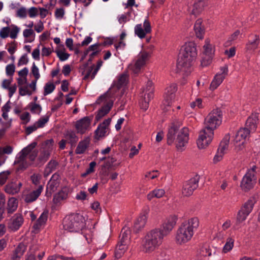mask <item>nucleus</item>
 I'll use <instances>...</instances> for the list:
<instances>
[{
  "instance_id": "1",
  "label": "nucleus",
  "mask_w": 260,
  "mask_h": 260,
  "mask_svg": "<svg viewBox=\"0 0 260 260\" xmlns=\"http://www.w3.org/2000/svg\"><path fill=\"white\" fill-rule=\"evenodd\" d=\"M222 111L219 109L213 110L205 119V128L200 133L197 144L200 149L206 148L211 142L214 130L221 123Z\"/></svg>"
},
{
  "instance_id": "2",
  "label": "nucleus",
  "mask_w": 260,
  "mask_h": 260,
  "mask_svg": "<svg viewBox=\"0 0 260 260\" xmlns=\"http://www.w3.org/2000/svg\"><path fill=\"white\" fill-rule=\"evenodd\" d=\"M181 125L180 121H176L172 123L171 126L169 128L167 135V143L172 145L176 139V147L179 150H182L184 147L188 143L189 139V130L187 127H184L180 131L179 128Z\"/></svg>"
},
{
  "instance_id": "3",
  "label": "nucleus",
  "mask_w": 260,
  "mask_h": 260,
  "mask_svg": "<svg viewBox=\"0 0 260 260\" xmlns=\"http://www.w3.org/2000/svg\"><path fill=\"white\" fill-rule=\"evenodd\" d=\"M199 225V221L197 217L183 222L176 232L175 240L177 244L182 245L190 241Z\"/></svg>"
},
{
  "instance_id": "4",
  "label": "nucleus",
  "mask_w": 260,
  "mask_h": 260,
  "mask_svg": "<svg viewBox=\"0 0 260 260\" xmlns=\"http://www.w3.org/2000/svg\"><path fill=\"white\" fill-rule=\"evenodd\" d=\"M197 57L196 44L193 42L186 43L181 48L178 59V67L188 69L192 66Z\"/></svg>"
},
{
  "instance_id": "5",
  "label": "nucleus",
  "mask_w": 260,
  "mask_h": 260,
  "mask_svg": "<svg viewBox=\"0 0 260 260\" xmlns=\"http://www.w3.org/2000/svg\"><path fill=\"white\" fill-rule=\"evenodd\" d=\"M164 238L159 229H154L148 232L142 239V251L146 253L153 252L161 244Z\"/></svg>"
},
{
  "instance_id": "6",
  "label": "nucleus",
  "mask_w": 260,
  "mask_h": 260,
  "mask_svg": "<svg viewBox=\"0 0 260 260\" xmlns=\"http://www.w3.org/2000/svg\"><path fill=\"white\" fill-rule=\"evenodd\" d=\"M84 217L80 214H71L64 217L63 226L65 230L71 232H78L85 226Z\"/></svg>"
},
{
  "instance_id": "7",
  "label": "nucleus",
  "mask_w": 260,
  "mask_h": 260,
  "mask_svg": "<svg viewBox=\"0 0 260 260\" xmlns=\"http://www.w3.org/2000/svg\"><path fill=\"white\" fill-rule=\"evenodd\" d=\"M199 180L200 176L197 175L194 177L186 181L182 187V194L186 197L191 196L193 191L198 187Z\"/></svg>"
},
{
  "instance_id": "8",
  "label": "nucleus",
  "mask_w": 260,
  "mask_h": 260,
  "mask_svg": "<svg viewBox=\"0 0 260 260\" xmlns=\"http://www.w3.org/2000/svg\"><path fill=\"white\" fill-rule=\"evenodd\" d=\"M256 183V178L252 171H248L243 177L240 187L242 190L247 192L253 188Z\"/></svg>"
},
{
  "instance_id": "9",
  "label": "nucleus",
  "mask_w": 260,
  "mask_h": 260,
  "mask_svg": "<svg viewBox=\"0 0 260 260\" xmlns=\"http://www.w3.org/2000/svg\"><path fill=\"white\" fill-rule=\"evenodd\" d=\"M43 190V185H39L37 189L33 190H25L22 192V198L26 203H31L37 200Z\"/></svg>"
},
{
  "instance_id": "10",
  "label": "nucleus",
  "mask_w": 260,
  "mask_h": 260,
  "mask_svg": "<svg viewBox=\"0 0 260 260\" xmlns=\"http://www.w3.org/2000/svg\"><path fill=\"white\" fill-rule=\"evenodd\" d=\"M228 73V67L226 65L220 68V73H217L210 85V89L214 90L223 82Z\"/></svg>"
},
{
  "instance_id": "11",
  "label": "nucleus",
  "mask_w": 260,
  "mask_h": 260,
  "mask_svg": "<svg viewBox=\"0 0 260 260\" xmlns=\"http://www.w3.org/2000/svg\"><path fill=\"white\" fill-rule=\"evenodd\" d=\"M177 220L176 216L174 215H170L166 218L160 228H158L164 237L168 235L173 230L176 223Z\"/></svg>"
},
{
  "instance_id": "12",
  "label": "nucleus",
  "mask_w": 260,
  "mask_h": 260,
  "mask_svg": "<svg viewBox=\"0 0 260 260\" xmlns=\"http://www.w3.org/2000/svg\"><path fill=\"white\" fill-rule=\"evenodd\" d=\"M151 52L143 50L140 52L138 55V59L136 60L134 66L133 67V71L135 74H138L141 68L144 66L146 62L151 56Z\"/></svg>"
},
{
  "instance_id": "13",
  "label": "nucleus",
  "mask_w": 260,
  "mask_h": 260,
  "mask_svg": "<svg viewBox=\"0 0 260 260\" xmlns=\"http://www.w3.org/2000/svg\"><path fill=\"white\" fill-rule=\"evenodd\" d=\"M151 52L143 50L140 52L138 55V59L136 60L134 66L133 67V71L135 74H138L141 68L144 66L146 62L151 56Z\"/></svg>"
},
{
  "instance_id": "14",
  "label": "nucleus",
  "mask_w": 260,
  "mask_h": 260,
  "mask_svg": "<svg viewBox=\"0 0 260 260\" xmlns=\"http://www.w3.org/2000/svg\"><path fill=\"white\" fill-rule=\"evenodd\" d=\"M230 139V135L229 134L225 135L220 143L217 153L214 157L213 161L214 162H218L222 159L223 156L225 153V151L228 148Z\"/></svg>"
},
{
  "instance_id": "15",
  "label": "nucleus",
  "mask_w": 260,
  "mask_h": 260,
  "mask_svg": "<svg viewBox=\"0 0 260 260\" xmlns=\"http://www.w3.org/2000/svg\"><path fill=\"white\" fill-rule=\"evenodd\" d=\"M177 86L175 83H171L166 88L164 105L169 106L175 98Z\"/></svg>"
},
{
  "instance_id": "16",
  "label": "nucleus",
  "mask_w": 260,
  "mask_h": 260,
  "mask_svg": "<svg viewBox=\"0 0 260 260\" xmlns=\"http://www.w3.org/2000/svg\"><path fill=\"white\" fill-rule=\"evenodd\" d=\"M60 182V176L58 173H54L48 181L46 186V193L51 195L56 190Z\"/></svg>"
},
{
  "instance_id": "17",
  "label": "nucleus",
  "mask_w": 260,
  "mask_h": 260,
  "mask_svg": "<svg viewBox=\"0 0 260 260\" xmlns=\"http://www.w3.org/2000/svg\"><path fill=\"white\" fill-rule=\"evenodd\" d=\"M144 29L142 27L141 24H137L135 27V33L140 39L144 38L147 34H149L151 31L150 23L148 20H145L143 23Z\"/></svg>"
},
{
  "instance_id": "18",
  "label": "nucleus",
  "mask_w": 260,
  "mask_h": 260,
  "mask_svg": "<svg viewBox=\"0 0 260 260\" xmlns=\"http://www.w3.org/2000/svg\"><path fill=\"white\" fill-rule=\"evenodd\" d=\"M23 223V218L20 214H15L11 218L8 223V228L12 231H17Z\"/></svg>"
},
{
  "instance_id": "19",
  "label": "nucleus",
  "mask_w": 260,
  "mask_h": 260,
  "mask_svg": "<svg viewBox=\"0 0 260 260\" xmlns=\"http://www.w3.org/2000/svg\"><path fill=\"white\" fill-rule=\"evenodd\" d=\"M37 145V142H34L28 145L27 147L24 148L18 153V156L16 157L14 164H17V163L21 162L23 161H26L27 156L31 152V151L36 147Z\"/></svg>"
},
{
  "instance_id": "20",
  "label": "nucleus",
  "mask_w": 260,
  "mask_h": 260,
  "mask_svg": "<svg viewBox=\"0 0 260 260\" xmlns=\"http://www.w3.org/2000/svg\"><path fill=\"white\" fill-rule=\"evenodd\" d=\"M91 121L90 118L87 117H84L83 118L77 121L75 127L77 133L81 134H84L89 128Z\"/></svg>"
},
{
  "instance_id": "21",
  "label": "nucleus",
  "mask_w": 260,
  "mask_h": 260,
  "mask_svg": "<svg viewBox=\"0 0 260 260\" xmlns=\"http://www.w3.org/2000/svg\"><path fill=\"white\" fill-rule=\"evenodd\" d=\"M111 119L109 118L105 119L102 123L100 124L95 131V138L99 140L100 138L104 137L107 133V129L110 124Z\"/></svg>"
},
{
  "instance_id": "22",
  "label": "nucleus",
  "mask_w": 260,
  "mask_h": 260,
  "mask_svg": "<svg viewBox=\"0 0 260 260\" xmlns=\"http://www.w3.org/2000/svg\"><path fill=\"white\" fill-rule=\"evenodd\" d=\"M258 120V114L256 113L251 114L245 122V127L251 133L255 132L257 127Z\"/></svg>"
},
{
  "instance_id": "23",
  "label": "nucleus",
  "mask_w": 260,
  "mask_h": 260,
  "mask_svg": "<svg viewBox=\"0 0 260 260\" xmlns=\"http://www.w3.org/2000/svg\"><path fill=\"white\" fill-rule=\"evenodd\" d=\"M259 43V36L257 35L251 34L248 37V41L246 44V48L248 51H254L257 48Z\"/></svg>"
},
{
  "instance_id": "24",
  "label": "nucleus",
  "mask_w": 260,
  "mask_h": 260,
  "mask_svg": "<svg viewBox=\"0 0 260 260\" xmlns=\"http://www.w3.org/2000/svg\"><path fill=\"white\" fill-rule=\"evenodd\" d=\"M22 185V184L20 182H11L5 186V191L8 194H15L19 192Z\"/></svg>"
},
{
  "instance_id": "25",
  "label": "nucleus",
  "mask_w": 260,
  "mask_h": 260,
  "mask_svg": "<svg viewBox=\"0 0 260 260\" xmlns=\"http://www.w3.org/2000/svg\"><path fill=\"white\" fill-rule=\"evenodd\" d=\"M147 220V213H143L138 217L134 223V228L136 233L140 231L145 226Z\"/></svg>"
},
{
  "instance_id": "26",
  "label": "nucleus",
  "mask_w": 260,
  "mask_h": 260,
  "mask_svg": "<svg viewBox=\"0 0 260 260\" xmlns=\"http://www.w3.org/2000/svg\"><path fill=\"white\" fill-rule=\"evenodd\" d=\"M251 132L245 127L240 128L237 133L234 141L236 143L242 141L241 144H243L246 139L249 136Z\"/></svg>"
},
{
  "instance_id": "27",
  "label": "nucleus",
  "mask_w": 260,
  "mask_h": 260,
  "mask_svg": "<svg viewBox=\"0 0 260 260\" xmlns=\"http://www.w3.org/2000/svg\"><path fill=\"white\" fill-rule=\"evenodd\" d=\"M192 14L197 15L200 14L207 6V2L206 0H193Z\"/></svg>"
},
{
  "instance_id": "28",
  "label": "nucleus",
  "mask_w": 260,
  "mask_h": 260,
  "mask_svg": "<svg viewBox=\"0 0 260 260\" xmlns=\"http://www.w3.org/2000/svg\"><path fill=\"white\" fill-rule=\"evenodd\" d=\"M90 144V139L86 137L83 140L81 141L78 144L75 150V153L78 154H83L85 152Z\"/></svg>"
},
{
  "instance_id": "29",
  "label": "nucleus",
  "mask_w": 260,
  "mask_h": 260,
  "mask_svg": "<svg viewBox=\"0 0 260 260\" xmlns=\"http://www.w3.org/2000/svg\"><path fill=\"white\" fill-rule=\"evenodd\" d=\"M113 106V102H109L106 105L103 106L95 116L96 121L100 120L103 117L107 114Z\"/></svg>"
},
{
  "instance_id": "30",
  "label": "nucleus",
  "mask_w": 260,
  "mask_h": 260,
  "mask_svg": "<svg viewBox=\"0 0 260 260\" xmlns=\"http://www.w3.org/2000/svg\"><path fill=\"white\" fill-rule=\"evenodd\" d=\"M47 217L48 212H43L34 223L33 228L36 230H39L45 224Z\"/></svg>"
},
{
  "instance_id": "31",
  "label": "nucleus",
  "mask_w": 260,
  "mask_h": 260,
  "mask_svg": "<svg viewBox=\"0 0 260 260\" xmlns=\"http://www.w3.org/2000/svg\"><path fill=\"white\" fill-rule=\"evenodd\" d=\"M249 214L240 209L238 212L236 221L234 225L235 229H238L241 227L240 224L245 220Z\"/></svg>"
},
{
  "instance_id": "32",
  "label": "nucleus",
  "mask_w": 260,
  "mask_h": 260,
  "mask_svg": "<svg viewBox=\"0 0 260 260\" xmlns=\"http://www.w3.org/2000/svg\"><path fill=\"white\" fill-rule=\"evenodd\" d=\"M131 231L128 228H123L119 235L120 242L129 243Z\"/></svg>"
},
{
  "instance_id": "33",
  "label": "nucleus",
  "mask_w": 260,
  "mask_h": 260,
  "mask_svg": "<svg viewBox=\"0 0 260 260\" xmlns=\"http://www.w3.org/2000/svg\"><path fill=\"white\" fill-rule=\"evenodd\" d=\"M202 21L201 19H198L194 25V30L196 36L200 39H203L204 34V28L202 25Z\"/></svg>"
},
{
  "instance_id": "34",
  "label": "nucleus",
  "mask_w": 260,
  "mask_h": 260,
  "mask_svg": "<svg viewBox=\"0 0 260 260\" xmlns=\"http://www.w3.org/2000/svg\"><path fill=\"white\" fill-rule=\"evenodd\" d=\"M58 163L54 160L51 159L45 167L44 176L45 177L49 176L53 171L55 170Z\"/></svg>"
},
{
  "instance_id": "35",
  "label": "nucleus",
  "mask_w": 260,
  "mask_h": 260,
  "mask_svg": "<svg viewBox=\"0 0 260 260\" xmlns=\"http://www.w3.org/2000/svg\"><path fill=\"white\" fill-rule=\"evenodd\" d=\"M146 94V96H148L149 99H153L154 96V87L153 83L151 81H148L142 93V95Z\"/></svg>"
},
{
  "instance_id": "36",
  "label": "nucleus",
  "mask_w": 260,
  "mask_h": 260,
  "mask_svg": "<svg viewBox=\"0 0 260 260\" xmlns=\"http://www.w3.org/2000/svg\"><path fill=\"white\" fill-rule=\"evenodd\" d=\"M18 207L17 200L14 197L11 198L9 199L7 204V212L9 214H12L16 210Z\"/></svg>"
},
{
  "instance_id": "37",
  "label": "nucleus",
  "mask_w": 260,
  "mask_h": 260,
  "mask_svg": "<svg viewBox=\"0 0 260 260\" xmlns=\"http://www.w3.org/2000/svg\"><path fill=\"white\" fill-rule=\"evenodd\" d=\"M68 196V189L67 188H63L57 194H56L53 198V202L54 203H58L61 201L65 200Z\"/></svg>"
},
{
  "instance_id": "38",
  "label": "nucleus",
  "mask_w": 260,
  "mask_h": 260,
  "mask_svg": "<svg viewBox=\"0 0 260 260\" xmlns=\"http://www.w3.org/2000/svg\"><path fill=\"white\" fill-rule=\"evenodd\" d=\"M165 193V191L162 189H155L150 192L147 196V198L149 201H151L153 198H160L162 197Z\"/></svg>"
},
{
  "instance_id": "39",
  "label": "nucleus",
  "mask_w": 260,
  "mask_h": 260,
  "mask_svg": "<svg viewBox=\"0 0 260 260\" xmlns=\"http://www.w3.org/2000/svg\"><path fill=\"white\" fill-rule=\"evenodd\" d=\"M128 81V77L126 74H122L120 75L118 79L117 83L113 86V88H116V90H119L120 88L125 86Z\"/></svg>"
},
{
  "instance_id": "40",
  "label": "nucleus",
  "mask_w": 260,
  "mask_h": 260,
  "mask_svg": "<svg viewBox=\"0 0 260 260\" xmlns=\"http://www.w3.org/2000/svg\"><path fill=\"white\" fill-rule=\"evenodd\" d=\"M255 203V201L254 198H250L242 207L241 209L249 214L252 210Z\"/></svg>"
},
{
  "instance_id": "41",
  "label": "nucleus",
  "mask_w": 260,
  "mask_h": 260,
  "mask_svg": "<svg viewBox=\"0 0 260 260\" xmlns=\"http://www.w3.org/2000/svg\"><path fill=\"white\" fill-rule=\"evenodd\" d=\"M214 50L212 45L210 43L208 39L205 40V44L203 46V55H214Z\"/></svg>"
},
{
  "instance_id": "42",
  "label": "nucleus",
  "mask_w": 260,
  "mask_h": 260,
  "mask_svg": "<svg viewBox=\"0 0 260 260\" xmlns=\"http://www.w3.org/2000/svg\"><path fill=\"white\" fill-rule=\"evenodd\" d=\"M128 244V243L120 242L119 241L116 248V256L120 257L122 254L124 253L127 249Z\"/></svg>"
},
{
  "instance_id": "43",
  "label": "nucleus",
  "mask_w": 260,
  "mask_h": 260,
  "mask_svg": "<svg viewBox=\"0 0 260 260\" xmlns=\"http://www.w3.org/2000/svg\"><path fill=\"white\" fill-rule=\"evenodd\" d=\"M66 138L72 146L74 145L78 140V137L73 131H68L66 134Z\"/></svg>"
},
{
  "instance_id": "44",
  "label": "nucleus",
  "mask_w": 260,
  "mask_h": 260,
  "mask_svg": "<svg viewBox=\"0 0 260 260\" xmlns=\"http://www.w3.org/2000/svg\"><path fill=\"white\" fill-rule=\"evenodd\" d=\"M116 161V159L114 158H111L109 160H108L105 165H104L102 166V170L100 172V174L104 175L105 176H107L108 175V172L106 170V168H107L108 169L111 167L113 164Z\"/></svg>"
},
{
  "instance_id": "45",
  "label": "nucleus",
  "mask_w": 260,
  "mask_h": 260,
  "mask_svg": "<svg viewBox=\"0 0 260 260\" xmlns=\"http://www.w3.org/2000/svg\"><path fill=\"white\" fill-rule=\"evenodd\" d=\"M23 36L25 38H29L30 37H32V39H28L27 40L25 41V42H32L35 37V34L34 32V31L32 29H25L23 30Z\"/></svg>"
},
{
  "instance_id": "46",
  "label": "nucleus",
  "mask_w": 260,
  "mask_h": 260,
  "mask_svg": "<svg viewBox=\"0 0 260 260\" xmlns=\"http://www.w3.org/2000/svg\"><path fill=\"white\" fill-rule=\"evenodd\" d=\"M234 239L232 238H229L226 240V243L223 248V252L226 253L231 250L234 246Z\"/></svg>"
},
{
  "instance_id": "47",
  "label": "nucleus",
  "mask_w": 260,
  "mask_h": 260,
  "mask_svg": "<svg viewBox=\"0 0 260 260\" xmlns=\"http://www.w3.org/2000/svg\"><path fill=\"white\" fill-rule=\"evenodd\" d=\"M29 108L32 113L40 114L42 110L41 106L35 103H30L29 104Z\"/></svg>"
},
{
  "instance_id": "48",
  "label": "nucleus",
  "mask_w": 260,
  "mask_h": 260,
  "mask_svg": "<svg viewBox=\"0 0 260 260\" xmlns=\"http://www.w3.org/2000/svg\"><path fill=\"white\" fill-rule=\"evenodd\" d=\"M143 99L140 103V107L142 109L146 111L149 107V103L152 99H149L148 96H146V94L142 95Z\"/></svg>"
},
{
  "instance_id": "49",
  "label": "nucleus",
  "mask_w": 260,
  "mask_h": 260,
  "mask_svg": "<svg viewBox=\"0 0 260 260\" xmlns=\"http://www.w3.org/2000/svg\"><path fill=\"white\" fill-rule=\"evenodd\" d=\"M55 85L52 83H47L44 86V95L45 96L51 93L55 89Z\"/></svg>"
},
{
  "instance_id": "50",
  "label": "nucleus",
  "mask_w": 260,
  "mask_h": 260,
  "mask_svg": "<svg viewBox=\"0 0 260 260\" xmlns=\"http://www.w3.org/2000/svg\"><path fill=\"white\" fill-rule=\"evenodd\" d=\"M50 155V152L48 150L43 151L39 156V160L41 162H46Z\"/></svg>"
},
{
  "instance_id": "51",
  "label": "nucleus",
  "mask_w": 260,
  "mask_h": 260,
  "mask_svg": "<svg viewBox=\"0 0 260 260\" xmlns=\"http://www.w3.org/2000/svg\"><path fill=\"white\" fill-rule=\"evenodd\" d=\"M26 247L24 243H20L13 251L15 253L18 254V255L22 256L25 251Z\"/></svg>"
},
{
  "instance_id": "52",
  "label": "nucleus",
  "mask_w": 260,
  "mask_h": 260,
  "mask_svg": "<svg viewBox=\"0 0 260 260\" xmlns=\"http://www.w3.org/2000/svg\"><path fill=\"white\" fill-rule=\"evenodd\" d=\"M94 67V65H93L89 68V69L87 71L85 76H84L85 79L88 78L90 75L91 79H93L95 77V76L97 72H98L99 70L95 68L93 71Z\"/></svg>"
},
{
  "instance_id": "53",
  "label": "nucleus",
  "mask_w": 260,
  "mask_h": 260,
  "mask_svg": "<svg viewBox=\"0 0 260 260\" xmlns=\"http://www.w3.org/2000/svg\"><path fill=\"white\" fill-rule=\"evenodd\" d=\"M212 55H203L201 60V66L202 67H207L209 65L212 60Z\"/></svg>"
},
{
  "instance_id": "54",
  "label": "nucleus",
  "mask_w": 260,
  "mask_h": 260,
  "mask_svg": "<svg viewBox=\"0 0 260 260\" xmlns=\"http://www.w3.org/2000/svg\"><path fill=\"white\" fill-rule=\"evenodd\" d=\"M10 173V172L9 171H4L0 173V186L4 185L6 183Z\"/></svg>"
},
{
  "instance_id": "55",
  "label": "nucleus",
  "mask_w": 260,
  "mask_h": 260,
  "mask_svg": "<svg viewBox=\"0 0 260 260\" xmlns=\"http://www.w3.org/2000/svg\"><path fill=\"white\" fill-rule=\"evenodd\" d=\"M42 176L39 174H34L30 176V180L33 184L35 185H40Z\"/></svg>"
},
{
  "instance_id": "56",
  "label": "nucleus",
  "mask_w": 260,
  "mask_h": 260,
  "mask_svg": "<svg viewBox=\"0 0 260 260\" xmlns=\"http://www.w3.org/2000/svg\"><path fill=\"white\" fill-rule=\"evenodd\" d=\"M49 117L48 116L40 118L35 123L36 124L38 128L43 127L45 124L48 121Z\"/></svg>"
},
{
  "instance_id": "57",
  "label": "nucleus",
  "mask_w": 260,
  "mask_h": 260,
  "mask_svg": "<svg viewBox=\"0 0 260 260\" xmlns=\"http://www.w3.org/2000/svg\"><path fill=\"white\" fill-rule=\"evenodd\" d=\"M27 11L25 7H21L16 11V16L21 18H25L27 16Z\"/></svg>"
},
{
  "instance_id": "58",
  "label": "nucleus",
  "mask_w": 260,
  "mask_h": 260,
  "mask_svg": "<svg viewBox=\"0 0 260 260\" xmlns=\"http://www.w3.org/2000/svg\"><path fill=\"white\" fill-rule=\"evenodd\" d=\"M56 53L57 57L59 58L60 61H64L68 59L70 56V54L67 53H65L61 50H56Z\"/></svg>"
},
{
  "instance_id": "59",
  "label": "nucleus",
  "mask_w": 260,
  "mask_h": 260,
  "mask_svg": "<svg viewBox=\"0 0 260 260\" xmlns=\"http://www.w3.org/2000/svg\"><path fill=\"white\" fill-rule=\"evenodd\" d=\"M19 93L21 96L30 95L32 92L28 89V86H21L19 88Z\"/></svg>"
},
{
  "instance_id": "60",
  "label": "nucleus",
  "mask_w": 260,
  "mask_h": 260,
  "mask_svg": "<svg viewBox=\"0 0 260 260\" xmlns=\"http://www.w3.org/2000/svg\"><path fill=\"white\" fill-rule=\"evenodd\" d=\"M12 28L10 31V37L12 39H16L17 37V34L19 31V28L16 25H12Z\"/></svg>"
},
{
  "instance_id": "61",
  "label": "nucleus",
  "mask_w": 260,
  "mask_h": 260,
  "mask_svg": "<svg viewBox=\"0 0 260 260\" xmlns=\"http://www.w3.org/2000/svg\"><path fill=\"white\" fill-rule=\"evenodd\" d=\"M10 28L8 26L3 27L0 30V37L5 39L9 36Z\"/></svg>"
},
{
  "instance_id": "62",
  "label": "nucleus",
  "mask_w": 260,
  "mask_h": 260,
  "mask_svg": "<svg viewBox=\"0 0 260 260\" xmlns=\"http://www.w3.org/2000/svg\"><path fill=\"white\" fill-rule=\"evenodd\" d=\"M20 118L21 120L23 121L22 122L23 124H26L30 121V114L28 112H25L20 116Z\"/></svg>"
},
{
  "instance_id": "63",
  "label": "nucleus",
  "mask_w": 260,
  "mask_h": 260,
  "mask_svg": "<svg viewBox=\"0 0 260 260\" xmlns=\"http://www.w3.org/2000/svg\"><path fill=\"white\" fill-rule=\"evenodd\" d=\"M15 67L14 64H10L6 66V72L8 76H12L15 72Z\"/></svg>"
},
{
  "instance_id": "64",
  "label": "nucleus",
  "mask_w": 260,
  "mask_h": 260,
  "mask_svg": "<svg viewBox=\"0 0 260 260\" xmlns=\"http://www.w3.org/2000/svg\"><path fill=\"white\" fill-rule=\"evenodd\" d=\"M31 73L34 76L35 80H38L40 78V75L39 74V69L36 66L35 62L33 63L31 67Z\"/></svg>"
}]
</instances>
